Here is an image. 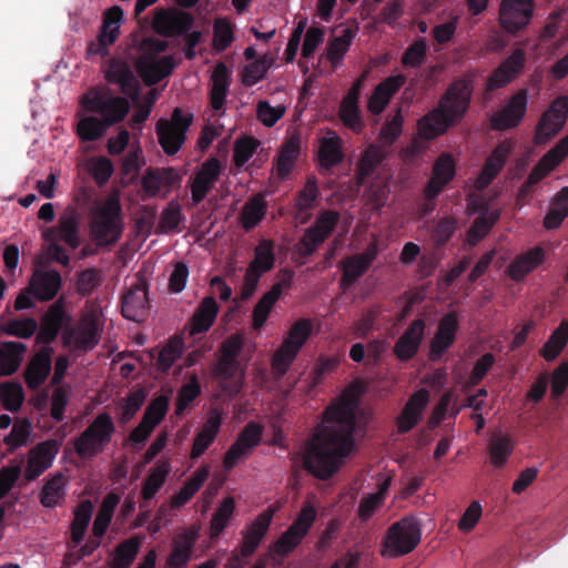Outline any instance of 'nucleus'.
Returning a JSON list of instances; mask_svg holds the SVG:
<instances>
[{"label": "nucleus", "mask_w": 568, "mask_h": 568, "mask_svg": "<svg viewBox=\"0 0 568 568\" xmlns=\"http://www.w3.org/2000/svg\"><path fill=\"white\" fill-rule=\"evenodd\" d=\"M354 407L349 398L341 397L323 412L322 425L304 455V468L314 477L321 480L332 478L354 449Z\"/></svg>", "instance_id": "1"}, {"label": "nucleus", "mask_w": 568, "mask_h": 568, "mask_svg": "<svg viewBox=\"0 0 568 568\" xmlns=\"http://www.w3.org/2000/svg\"><path fill=\"white\" fill-rule=\"evenodd\" d=\"M474 90L473 74L455 78L440 95L437 105L418 120L420 138L434 140L458 125L470 109Z\"/></svg>", "instance_id": "2"}, {"label": "nucleus", "mask_w": 568, "mask_h": 568, "mask_svg": "<svg viewBox=\"0 0 568 568\" xmlns=\"http://www.w3.org/2000/svg\"><path fill=\"white\" fill-rule=\"evenodd\" d=\"M115 425L108 413H100L74 439V452L82 459H91L102 454L111 443Z\"/></svg>", "instance_id": "3"}, {"label": "nucleus", "mask_w": 568, "mask_h": 568, "mask_svg": "<svg viewBox=\"0 0 568 568\" xmlns=\"http://www.w3.org/2000/svg\"><path fill=\"white\" fill-rule=\"evenodd\" d=\"M419 524L409 517L392 524L382 541L381 555L385 558H398L412 552L420 541Z\"/></svg>", "instance_id": "4"}, {"label": "nucleus", "mask_w": 568, "mask_h": 568, "mask_svg": "<svg viewBox=\"0 0 568 568\" xmlns=\"http://www.w3.org/2000/svg\"><path fill=\"white\" fill-rule=\"evenodd\" d=\"M121 205L118 199H109L97 210L91 221V233L98 245L115 243L122 233Z\"/></svg>", "instance_id": "5"}, {"label": "nucleus", "mask_w": 568, "mask_h": 568, "mask_svg": "<svg viewBox=\"0 0 568 568\" xmlns=\"http://www.w3.org/2000/svg\"><path fill=\"white\" fill-rule=\"evenodd\" d=\"M192 114H185L180 108H175L171 120L160 119L155 125L158 140L168 155L176 154L186 140V131L192 124Z\"/></svg>", "instance_id": "6"}, {"label": "nucleus", "mask_w": 568, "mask_h": 568, "mask_svg": "<svg viewBox=\"0 0 568 568\" xmlns=\"http://www.w3.org/2000/svg\"><path fill=\"white\" fill-rule=\"evenodd\" d=\"M82 106L91 113H98L110 126L122 122L130 111V103L123 97L106 95L91 90L82 97Z\"/></svg>", "instance_id": "7"}, {"label": "nucleus", "mask_w": 568, "mask_h": 568, "mask_svg": "<svg viewBox=\"0 0 568 568\" xmlns=\"http://www.w3.org/2000/svg\"><path fill=\"white\" fill-rule=\"evenodd\" d=\"M339 220L341 215L335 210L321 211L314 224L305 231L300 241V254L304 257L313 255L318 246L335 231Z\"/></svg>", "instance_id": "8"}, {"label": "nucleus", "mask_w": 568, "mask_h": 568, "mask_svg": "<svg viewBox=\"0 0 568 568\" xmlns=\"http://www.w3.org/2000/svg\"><path fill=\"white\" fill-rule=\"evenodd\" d=\"M568 118V95L556 98L540 116L535 130V142L545 144L556 136Z\"/></svg>", "instance_id": "9"}, {"label": "nucleus", "mask_w": 568, "mask_h": 568, "mask_svg": "<svg viewBox=\"0 0 568 568\" xmlns=\"http://www.w3.org/2000/svg\"><path fill=\"white\" fill-rule=\"evenodd\" d=\"M528 104V90L519 89L507 103L490 116V126L496 131H505L519 125Z\"/></svg>", "instance_id": "10"}, {"label": "nucleus", "mask_w": 568, "mask_h": 568, "mask_svg": "<svg viewBox=\"0 0 568 568\" xmlns=\"http://www.w3.org/2000/svg\"><path fill=\"white\" fill-rule=\"evenodd\" d=\"M534 8L532 0H503L498 18L500 27L508 33H517L528 26Z\"/></svg>", "instance_id": "11"}, {"label": "nucleus", "mask_w": 568, "mask_h": 568, "mask_svg": "<svg viewBox=\"0 0 568 568\" xmlns=\"http://www.w3.org/2000/svg\"><path fill=\"white\" fill-rule=\"evenodd\" d=\"M122 19L123 10L119 6H113L103 13L102 26L97 40L92 41L88 47L89 54L104 57L109 53L108 48L119 38Z\"/></svg>", "instance_id": "12"}, {"label": "nucleus", "mask_w": 568, "mask_h": 568, "mask_svg": "<svg viewBox=\"0 0 568 568\" xmlns=\"http://www.w3.org/2000/svg\"><path fill=\"white\" fill-rule=\"evenodd\" d=\"M276 510V507L268 506L242 531L240 554L244 559L250 558L260 547L270 529Z\"/></svg>", "instance_id": "13"}, {"label": "nucleus", "mask_w": 568, "mask_h": 568, "mask_svg": "<svg viewBox=\"0 0 568 568\" xmlns=\"http://www.w3.org/2000/svg\"><path fill=\"white\" fill-rule=\"evenodd\" d=\"M459 328L456 312L445 314L438 323L437 331L430 341L428 358L430 362H438L445 353L454 345Z\"/></svg>", "instance_id": "14"}, {"label": "nucleus", "mask_w": 568, "mask_h": 568, "mask_svg": "<svg viewBox=\"0 0 568 568\" xmlns=\"http://www.w3.org/2000/svg\"><path fill=\"white\" fill-rule=\"evenodd\" d=\"M148 307V282L144 277H138L122 295L121 312L125 318L140 322L146 315Z\"/></svg>", "instance_id": "15"}, {"label": "nucleus", "mask_w": 568, "mask_h": 568, "mask_svg": "<svg viewBox=\"0 0 568 568\" xmlns=\"http://www.w3.org/2000/svg\"><path fill=\"white\" fill-rule=\"evenodd\" d=\"M221 172V161L215 156L209 158L201 164L191 184L193 205L200 204L206 197L219 181Z\"/></svg>", "instance_id": "16"}, {"label": "nucleus", "mask_w": 568, "mask_h": 568, "mask_svg": "<svg viewBox=\"0 0 568 568\" xmlns=\"http://www.w3.org/2000/svg\"><path fill=\"white\" fill-rule=\"evenodd\" d=\"M456 175V162L453 154L442 153L434 162L432 176L428 180L424 196L437 199L444 189L454 180Z\"/></svg>", "instance_id": "17"}, {"label": "nucleus", "mask_w": 568, "mask_h": 568, "mask_svg": "<svg viewBox=\"0 0 568 568\" xmlns=\"http://www.w3.org/2000/svg\"><path fill=\"white\" fill-rule=\"evenodd\" d=\"M59 447L60 443L52 438L37 444L29 452L28 465L24 471L26 478L34 480L50 468L59 453Z\"/></svg>", "instance_id": "18"}, {"label": "nucleus", "mask_w": 568, "mask_h": 568, "mask_svg": "<svg viewBox=\"0 0 568 568\" xmlns=\"http://www.w3.org/2000/svg\"><path fill=\"white\" fill-rule=\"evenodd\" d=\"M104 73L105 80L109 83L118 84L124 95L136 100L140 84L125 60L120 58L110 59Z\"/></svg>", "instance_id": "19"}, {"label": "nucleus", "mask_w": 568, "mask_h": 568, "mask_svg": "<svg viewBox=\"0 0 568 568\" xmlns=\"http://www.w3.org/2000/svg\"><path fill=\"white\" fill-rule=\"evenodd\" d=\"M193 23L194 18L190 12L161 10L154 16L153 28L161 36L180 37L187 34Z\"/></svg>", "instance_id": "20"}, {"label": "nucleus", "mask_w": 568, "mask_h": 568, "mask_svg": "<svg viewBox=\"0 0 568 568\" xmlns=\"http://www.w3.org/2000/svg\"><path fill=\"white\" fill-rule=\"evenodd\" d=\"M430 394L426 388H420L413 393L405 403L402 412L396 417V428L398 434L410 432L423 417L427 407Z\"/></svg>", "instance_id": "21"}, {"label": "nucleus", "mask_w": 568, "mask_h": 568, "mask_svg": "<svg viewBox=\"0 0 568 568\" xmlns=\"http://www.w3.org/2000/svg\"><path fill=\"white\" fill-rule=\"evenodd\" d=\"M426 322L414 320L396 341L393 353L400 362H408L416 356L425 337Z\"/></svg>", "instance_id": "22"}, {"label": "nucleus", "mask_w": 568, "mask_h": 568, "mask_svg": "<svg viewBox=\"0 0 568 568\" xmlns=\"http://www.w3.org/2000/svg\"><path fill=\"white\" fill-rule=\"evenodd\" d=\"M525 62L526 54L524 50H514L489 75L487 90L494 91L506 87L521 73Z\"/></svg>", "instance_id": "23"}, {"label": "nucleus", "mask_w": 568, "mask_h": 568, "mask_svg": "<svg viewBox=\"0 0 568 568\" xmlns=\"http://www.w3.org/2000/svg\"><path fill=\"white\" fill-rule=\"evenodd\" d=\"M53 353L51 346H43L29 361L23 376L30 389L37 390L45 383L52 371Z\"/></svg>", "instance_id": "24"}, {"label": "nucleus", "mask_w": 568, "mask_h": 568, "mask_svg": "<svg viewBox=\"0 0 568 568\" xmlns=\"http://www.w3.org/2000/svg\"><path fill=\"white\" fill-rule=\"evenodd\" d=\"M74 341V346L81 351H90L99 343V325L97 315L92 312L87 313L78 328H70L63 334L64 344H71Z\"/></svg>", "instance_id": "25"}, {"label": "nucleus", "mask_w": 568, "mask_h": 568, "mask_svg": "<svg viewBox=\"0 0 568 568\" xmlns=\"http://www.w3.org/2000/svg\"><path fill=\"white\" fill-rule=\"evenodd\" d=\"M378 253L376 243H371L367 248L359 254L352 255L343 262V274L341 285L343 287L352 286L371 267Z\"/></svg>", "instance_id": "26"}, {"label": "nucleus", "mask_w": 568, "mask_h": 568, "mask_svg": "<svg viewBox=\"0 0 568 568\" xmlns=\"http://www.w3.org/2000/svg\"><path fill=\"white\" fill-rule=\"evenodd\" d=\"M514 149V143L506 139L499 142L487 158L478 178L476 185L478 189L487 187L504 169L507 158Z\"/></svg>", "instance_id": "27"}, {"label": "nucleus", "mask_w": 568, "mask_h": 568, "mask_svg": "<svg viewBox=\"0 0 568 568\" xmlns=\"http://www.w3.org/2000/svg\"><path fill=\"white\" fill-rule=\"evenodd\" d=\"M197 538L199 529L195 526L178 534L172 540V550L166 560L168 567L185 568L192 558Z\"/></svg>", "instance_id": "28"}, {"label": "nucleus", "mask_w": 568, "mask_h": 568, "mask_svg": "<svg viewBox=\"0 0 568 568\" xmlns=\"http://www.w3.org/2000/svg\"><path fill=\"white\" fill-rule=\"evenodd\" d=\"M33 298L40 302L52 301L62 286L61 274L57 270H37L29 281Z\"/></svg>", "instance_id": "29"}, {"label": "nucleus", "mask_w": 568, "mask_h": 568, "mask_svg": "<svg viewBox=\"0 0 568 568\" xmlns=\"http://www.w3.org/2000/svg\"><path fill=\"white\" fill-rule=\"evenodd\" d=\"M220 306L213 296L204 297L187 321L186 327L191 336L204 334L213 326Z\"/></svg>", "instance_id": "30"}, {"label": "nucleus", "mask_w": 568, "mask_h": 568, "mask_svg": "<svg viewBox=\"0 0 568 568\" xmlns=\"http://www.w3.org/2000/svg\"><path fill=\"white\" fill-rule=\"evenodd\" d=\"M173 57L165 55L161 59L141 57L136 62V70L145 84H158L162 79L169 77L174 70Z\"/></svg>", "instance_id": "31"}, {"label": "nucleus", "mask_w": 568, "mask_h": 568, "mask_svg": "<svg viewBox=\"0 0 568 568\" xmlns=\"http://www.w3.org/2000/svg\"><path fill=\"white\" fill-rule=\"evenodd\" d=\"M546 258L541 246H536L519 254L507 267L509 277L515 282L523 281L530 272L536 270Z\"/></svg>", "instance_id": "32"}, {"label": "nucleus", "mask_w": 568, "mask_h": 568, "mask_svg": "<svg viewBox=\"0 0 568 568\" xmlns=\"http://www.w3.org/2000/svg\"><path fill=\"white\" fill-rule=\"evenodd\" d=\"M222 425V416L216 410H213L206 418L201 430L193 439L191 449V458L196 459L201 457L204 452L214 443L220 433Z\"/></svg>", "instance_id": "33"}, {"label": "nucleus", "mask_w": 568, "mask_h": 568, "mask_svg": "<svg viewBox=\"0 0 568 568\" xmlns=\"http://www.w3.org/2000/svg\"><path fill=\"white\" fill-rule=\"evenodd\" d=\"M291 285V280H282L277 283H275L268 292H266L260 301L256 303V305L253 308V328L260 329L263 327L265 322L268 318V315L276 303V301L280 298L282 292L284 288L288 287Z\"/></svg>", "instance_id": "34"}, {"label": "nucleus", "mask_w": 568, "mask_h": 568, "mask_svg": "<svg viewBox=\"0 0 568 568\" xmlns=\"http://www.w3.org/2000/svg\"><path fill=\"white\" fill-rule=\"evenodd\" d=\"M211 80L210 103L214 111H220L224 106L231 84V71L224 62L216 63Z\"/></svg>", "instance_id": "35"}, {"label": "nucleus", "mask_w": 568, "mask_h": 568, "mask_svg": "<svg viewBox=\"0 0 568 568\" xmlns=\"http://www.w3.org/2000/svg\"><path fill=\"white\" fill-rule=\"evenodd\" d=\"M321 166L331 170L344 161L343 140L335 131L321 140L318 149Z\"/></svg>", "instance_id": "36"}, {"label": "nucleus", "mask_w": 568, "mask_h": 568, "mask_svg": "<svg viewBox=\"0 0 568 568\" xmlns=\"http://www.w3.org/2000/svg\"><path fill=\"white\" fill-rule=\"evenodd\" d=\"M27 345L21 342H2L0 344V376L13 375L20 367Z\"/></svg>", "instance_id": "37"}, {"label": "nucleus", "mask_w": 568, "mask_h": 568, "mask_svg": "<svg viewBox=\"0 0 568 568\" xmlns=\"http://www.w3.org/2000/svg\"><path fill=\"white\" fill-rule=\"evenodd\" d=\"M267 203L263 193L251 196L240 215V222L245 231L254 229L266 215Z\"/></svg>", "instance_id": "38"}, {"label": "nucleus", "mask_w": 568, "mask_h": 568, "mask_svg": "<svg viewBox=\"0 0 568 568\" xmlns=\"http://www.w3.org/2000/svg\"><path fill=\"white\" fill-rule=\"evenodd\" d=\"M174 169L168 168L163 171L149 168L141 180V185L148 197H155L163 185L170 186L174 182Z\"/></svg>", "instance_id": "39"}, {"label": "nucleus", "mask_w": 568, "mask_h": 568, "mask_svg": "<svg viewBox=\"0 0 568 568\" xmlns=\"http://www.w3.org/2000/svg\"><path fill=\"white\" fill-rule=\"evenodd\" d=\"M93 513V505L90 500L81 501L74 509V517L71 524L70 548H75L84 538Z\"/></svg>", "instance_id": "40"}, {"label": "nucleus", "mask_w": 568, "mask_h": 568, "mask_svg": "<svg viewBox=\"0 0 568 568\" xmlns=\"http://www.w3.org/2000/svg\"><path fill=\"white\" fill-rule=\"evenodd\" d=\"M65 485L67 479L61 473L52 476L44 484L40 493V501L42 506L45 508H53L58 505H61L65 497Z\"/></svg>", "instance_id": "41"}, {"label": "nucleus", "mask_w": 568, "mask_h": 568, "mask_svg": "<svg viewBox=\"0 0 568 568\" xmlns=\"http://www.w3.org/2000/svg\"><path fill=\"white\" fill-rule=\"evenodd\" d=\"M514 444L511 438L501 433L491 435L488 444V453L494 467L501 468L513 454Z\"/></svg>", "instance_id": "42"}, {"label": "nucleus", "mask_w": 568, "mask_h": 568, "mask_svg": "<svg viewBox=\"0 0 568 568\" xmlns=\"http://www.w3.org/2000/svg\"><path fill=\"white\" fill-rule=\"evenodd\" d=\"M300 151V140L295 136L287 139L282 144L276 160V172L280 179L284 180L291 173Z\"/></svg>", "instance_id": "43"}, {"label": "nucleus", "mask_w": 568, "mask_h": 568, "mask_svg": "<svg viewBox=\"0 0 568 568\" xmlns=\"http://www.w3.org/2000/svg\"><path fill=\"white\" fill-rule=\"evenodd\" d=\"M207 477V467H200L192 477L184 483L181 490L172 497V507L179 508L184 506L200 490Z\"/></svg>", "instance_id": "44"}, {"label": "nucleus", "mask_w": 568, "mask_h": 568, "mask_svg": "<svg viewBox=\"0 0 568 568\" xmlns=\"http://www.w3.org/2000/svg\"><path fill=\"white\" fill-rule=\"evenodd\" d=\"M170 471L171 465L168 460H160L156 463L155 467L151 470L143 483L141 490L143 499L149 500L155 496L165 483Z\"/></svg>", "instance_id": "45"}, {"label": "nucleus", "mask_w": 568, "mask_h": 568, "mask_svg": "<svg viewBox=\"0 0 568 568\" xmlns=\"http://www.w3.org/2000/svg\"><path fill=\"white\" fill-rule=\"evenodd\" d=\"M568 342V322L562 321L540 349V355L551 362L558 357Z\"/></svg>", "instance_id": "46"}, {"label": "nucleus", "mask_w": 568, "mask_h": 568, "mask_svg": "<svg viewBox=\"0 0 568 568\" xmlns=\"http://www.w3.org/2000/svg\"><path fill=\"white\" fill-rule=\"evenodd\" d=\"M275 263L274 244L271 240H262L254 250V258L247 268L264 274L271 271Z\"/></svg>", "instance_id": "47"}, {"label": "nucleus", "mask_w": 568, "mask_h": 568, "mask_svg": "<svg viewBox=\"0 0 568 568\" xmlns=\"http://www.w3.org/2000/svg\"><path fill=\"white\" fill-rule=\"evenodd\" d=\"M108 128H110V125L102 119L85 116L78 122L77 134L82 141L92 142L101 139Z\"/></svg>", "instance_id": "48"}, {"label": "nucleus", "mask_w": 568, "mask_h": 568, "mask_svg": "<svg viewBox=\"0 0 568 568\" xmlns=\"http://www.w3.org/2000/svg\"><path fill=\"white\" fill-rule=\"evenodd\" d=\"M498 219V211H494L489 214H481L476 217L466 233L468 244L476 245L480 240H483Z\"/></svg>", "instance_id": "49"}, {"label": "nucleus", "mask_w": 568, "mask_h": 568, "mask_svg": "<svg viewBox=\"0 0 568 568\" xmlns=\"http://www.w3.org/2000/svg\"><path fill=\"white\" fill-rule=\"evenodd\" d=\"M184 349L183 338L180 336H173L169 339L166 345L161 349L158 357V368L166 373L173 366V364L182 356Z\"/></svg>", "instance_id": "50"}, {"label": "nucleus", "mask_w": 568, "mask_h": 568, "mask_svg": "<svg viewBox=\"0 0 568 568\" xmlns=\"http://www.w3.org/2000/svg\"><path fill=\"white\" fill-rule=\"evenodd\" d=\"M235 509V500L233 497L223 499L216 511L213 514L210 525L211 538L219 537L226 528Z\"/></svg>", "instance_id": "51"}, {"label": "nucleus", "mask_w": 568, "mask_h": 568, "mask_svg": "<svg viewBox=\"0 0 568 568\" xmlns=\"http://www.w3.org/2000/svg\"><path fill=\"white\" fill-rule=\"evenodd\" d=\"M321 192L317 186L315 176H310L306 180L305 185L296 195L294 207L298 213H305L315 207V203L320 197Z\"/></svg>", "instance_id": "52"}, {"label": "nucleus", "mask_w": 568, "mask_h": 568, "mask_svg": "<svg viewBox=\"0 0 568 568\" xmlns=\"http://www.w3.org/2000/svg\"><path fill=\"white\" fill-rule=\"evenodd\" d=\"M58 237L72 248L79 246V217L75 213H69L60 217Z\"/></svg>", "instance_id": "53"}, {"label": "nucleus", "mask_w": 568, "mask_h": 568, "mask_svg": "<svg viewBox=\"0 0 568 568\" xmlns=\"http://www.w3.org/2000/svg\"><path fill=\"white\" fill-rule=\"evenodd\" d=\"M273 59L268 55H263L255 59L253 62L244 67L242 72V83L245 87H253L262 81L266 75L267 70L271 68Z\"/></svg>", "instance_id": "54"}, {"label": "nucleus", "mask_w": 568, "mask_h": 568, "mask_svg": "<svg viewBox=\"0 0 568 568\" xmlns=\"http://www.w3.org/2000/svg\"><path fill=\"white\" fill-rule=\"evenodd\" d=\"M338 116L343 124L356 134L362 133L365 128L358 103L356 102L341 101Z\"/></svg>", "instance_id": "55"}, {"label": "nucleus", "mask_w": 568, "mask_h": 568, "mask_svg": "<svg viewBox=\"0 0 568 568\" xmlns=\"http://www.w3.org/2000/svg\"><path fill=\"white\" fill-rule=\"evenodd\" d=\"M382 154L375 146H369L362 155L356 166V180L358 185H363L382 162Z\"/></svg>", "instance_id": "56"}, {"label": "nucleus", "mask_w": 568, "mask_h": 568, "mask_svg": "<svg viewBox=\"0 0 568 568\" xmlns=\"http://www.w3.org/2000/svg\"><path fill=\"white\" fill-rule=\"evenodd\" d=\"M38 329V323L33 317L10 320L0 326V331L9 336L30 338Z\"/></svg>", "instance_id": "57"}, {"label": "nucleus", "mask_w": 568, "mask_h": 568, "mask_svg": "<svg viewBox=\"0 0 568 568\" xmlns=\"http://www.w3.org/2000/svg\"><path fill=\"white\" fill-rule=\"evenodd\" d=\"M234 40L231 22L225 18H217L213 24V48L216 52L225 51Z\"/></svg>", "instance_id": "58"}, {"label": "nucleus", "mask_w": 568, "mask_h": 568, "mask_svg": "<svg viewBox=\"0 0 568 568\" xmlns=\"http://www.w3.org/2000/svg\"><path fill=\"white\" fill-rule=\"evenodd\" d=\"M427 41L420 37L404 51L400 62L405 68H419L427 57Z\"/></svg>", "instance_id": "59"}, {"label": "nucleus", "mask_w": 568, "mask_h": 568, "mask_svg": "<svg viewBox=\"0 0 568 568\" xmlns=\"http://www.w3.org/2000/svg\"><path fill=\"white\" fill-rule=\"evenodd\" d=\"M140 549V540L138 538H130L120 542L115 548V555L112 565L118 568H129Z\"/></svg>", "instance_id": "60"}, {"label": "nucleus", "mask_w": 568, "mask_h": 568, "mask_svg": "<svg viewBox=\"0 0 568 568\" xmlns=\"http://www.w3.org/2000/svg\"><path fill=\"white\" fill-rule=\"evenodd\" d=\"M298 353L300 351L297 348H294V346L283 341L272 358V368L274 372L278 376L285 375Z\"/></svg>", "instance_id": "61"}, {"label": "nucleus", "mask_w": 568, "mask_h": 568, "mask_svg": "<svg viewBox=\"0 0 568 568\" xmlns=\"http://www.w3.org/2000/svg\"><path fill=\"white\" fill-rule=\"evenodd\" d=\"M313 332V323L310 318H300L293 323L284 342L298 351L305 345Z\"/></svg>", "instance_id": "62"}, {"label": "nucleus", "mask_w": 568, "mask_h": 568, "mask_svg": "<svg viewBox=\"0 0 568 568\" xmlns=\"http://www.w3.org/2000/svg\"><path fill=\"white\" fill-rule=\"evenodd\" d=\"M32 433V425L28 419L17 422L11 432L4 436L3 442L10 452L27 445Z\"/></svg>", "instance_id": "63"}, {"label": "nucleus", "mask_w": 568, "mask_h": 568, "mask_svg": "<svg viewBox=\"0 0 568 568\" xmlns=\"http://www.w3.org/2000/svg\"><path fill=\"white\" fill-rule=\"evenodd\" d=\"M260 144V141L253 136H244L236 140L233 151V161L235 166H244L256 152Z\"/></svg>", "instance_id": "64"}]
</instances>
